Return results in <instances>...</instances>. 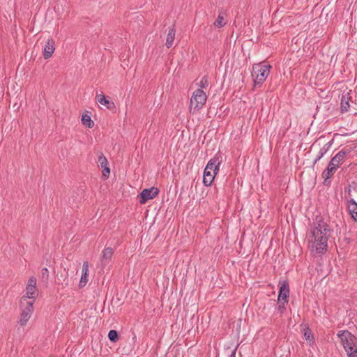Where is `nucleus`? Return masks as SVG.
<instances>
[{
	"label": "nucleus",
	"mask_w": 357,
	"mask_h": 357,
	"mask_svg": "<svg viewBox=\"0 0 357 357\" xmlns=\"http://www.w3.org/2000/svg\"><path fill=\"white\" fill-rule=\"evenodd\" d=\"M285 304L286 303H284V301H282V303H280V305H279V307H278L279 310L282 311V310H284L285 309V307H284Z\"/></svg>",
	"instance_id": "28"
},
{
	"label": "nucleus",
	"mask_w": 357,
	"mask_h": 357,
	"mask_svg": "<svg viewBox=\"0 0 357 357\" xmlns=\"http://www.w3.org/2000/svg\"><path fill=\"white\" fill-rule=\"evenodd\" d=\"M198 85L200 87V89L207 88V86H208V81L207 77H203Z\"/></svg>",
	"instance_id": "25"
},
{
	"label": "nucleus",
	"mask_w": 357,
	"mask_h": 357,
	"mask_svg": "<svg viewBox=\"0 0 357 357\" xmlns=\"http://www.w3.org/2000/svg\"><path fill=\"white\" fill-rule=\"evenodd\" d=\"M349 153V151L341 150L334 157L332 158L331 162L334 163L336 167H340L344 162L346 155Z\"/></svg>",
	"instance_id": "12"
},
{
	"label": "nucleus",
	"mask_w": 357,
	"mask_h": 357,
	"mask_svg": "<svg viewBox=\"0 0 357 357\" xmlns=\"http://www.w3.org/2000/svg\"><path fill=\"white\" fill-rule=\"evenodd\" d=\"M175 29L173 27L169 29L165 43L167 48H170L173 45L175 38Z\"/></svg>",
	"instance_id": "19"
},
{
	"label": "nucleus",
	"mask_w": 357,
	"mask_h": 357,
	"mask_svg": "<svg viewBox=\"0 0 357 357\" xmlns=\"http://www.w3.org/2000/svg\"><path fill=\"white\" fill-rule=\"evenodd\" d=\"M21 305L22 312L19 318L18 323L21 326H24L27 324L33 312V301L26 302L24 305Z\"/></svg>",
	"instance_id": "6"
},
{
	"label": "nucleus",
	"mask_w": 357,
	"mask_h": 357,
	"mask_svg": "<svg viewBox=\"0 0 357 357\" xmlns=\"http://www.w3.org/2000/svg\"><path fill=\"white\" fill-rule=\"evenodd\" d=\"M82 122L83 125L86 126L88 128H92L94 125L93 121L91 119V117L88 114H84L82 116Z\"/></svg>",
	"instance_id": "23"
},
{
	"label": "nucleus",
	"mask_w": 357,
	"mask_h": 357,
	"mask_svg": "<svg viewBox=\"0 0 357 357\" xmlns=\"http://www.w3.org/2000/svg\"><path fill=\"white\" fill-rule=\"evenodd\" d=\"M216 174L211 171L204 169L203 175V183L206 186H210L214 180Z\"/></svg>",
	"instance_id": "16"
},
{
	"label": "nucleus",
	"mask_w": 357,
	"mask_h": 357,
	"mask_svg": "<svg viewBox=\"0 0 357 357\" xmlns=\"http://www.w3.org/2000/svg\"><path fill=\"white\" fill-rule=\"evenodd\" d=\"M337 336L348 357H357V338L347 330L340 331Z\"/></svg>",
	"instance_id": "2"
},
{
	"label": "nucleus",
	"mask_w": 357,
	"mask_h": 357,
	"mask_svg": "<svg viewBox=\"0 0 357 357\" xmlns=\"http://www.w3.org/2000/svg\"><path fill=\"white\" fill-rule=\"evenodd\" d=\"M326 152L327 149H326L325 147L321 148L318 153L317 158L315 160L314 162L316 163L318 160H319L326 153Z\"/></svg>",
	"instance_id": "26"
},
{
	"label": "nucleus",
	"mask_w": 357,
	"mask_h": 357,
	"mask_svg": "<svg viewBox=\"0 0 357 357\" xmlns=\"http://www.w3.org/2000/svg\"><path fill=\"white\" fill-rule=\"evenodd\" d=\"M303 336L305 339L309 342L310 344L314 342V337L312 334V331L308 327L304 328Z\"/></svg>",
	"instance_id": "22"
},
{
	"label": "nucleus",
	"mask_w": 357,
	"mask_h": 357,
	"mask_svg": "<svg viewBox=\"0 0 357 357\" xmlns=\"http://www.w3.org/2000/svg\"><path fill=\"white\" fill-rule=\"evenodd\" d=\"M89 276V263L84 261L82 265V275L79 280V287H84L88 282Z\"/></svg>",
	"instance_id": "13"
},
{
	"label": "nucleus",
	"mask_w": 357,
	"mask_h": 357,
	"mask_svg": "<svg viewBox=\"0 0 357 357\" xmlns=\"http://www.w3.org/2000/svg\"><path fill=\"white\" fill-rule=\"evenodd\" d=\"M225 13L223 12H220L214 22V25L216 27H222L226 24V22L225 21L224 18Z\"/></svg>",
	"instance_id": "21"
},
{
	"label": "nucleus",
	"mask_w": 357,
	"mask_h": 357,
	"mask_svg": "<svg viewBox=\"0 0 357 357\" xmlns=\"http://www.w3.org/2000/svg\"><path fill=\"white\" fill-rule=\"evenodd\" d=\"M349 98L347 95H343L341 98L340 108L342 112H347L350 105L349 103Z\"/></svg>",
	"instance_id": "20"
},
{
	"label": "nucleus",
	"mask_w": 357,
	"mask_h": 357,
	"mask_svg": "<svg viewBox=\"0 0 357 357\" xmlns=\"http://www.w3.org/2000/svg\"><path fill=\"white\" fill-rule=\"evenodd\" d=\"M348 208L352 218L357 222V203L354 199L349 201Z\"/></svg>",
	"instance_id": "18"
},
{
	"label": "nucleus",
	"mask_w": 357,
	"mask_h": 357,
	"mask_svg": "<svg viewBox=\"0 0 357 357\" xmlns=\"http://www.w3.org/2000/svg\"><path fill=\"white\" fill-rule=\"evenodd\" d=\"M108 337L112 342H116L118 340V333L115 330L109 331L108 333Z\"/></svg>",
	"instance_id": "24"
},
{
	"label": "nucleus",
	"mask_w": 357,
	"mask_h": 357,
	"mask_svg": "<svg viewBox=\"0 0 357 357\" xmlns=\"http://www.w3.org/2000/svg\"><path fill=\"white\" fill-rule=\"evenodd\" d=\"M96 100L99 104L105 106L107 109H112L115 107L114 103L107 99L105 96L103 94L97 95Z\"/></svg>",
	"instance_id": "15"
},
{
	"label": "nucleus",
	"mask_w": 357,
	"mask_h": 357,
	"mask_svg": "<svg viewBox=\"0 0 357 357\" xmlns=\"http://www.w3.org/2000/svg\"><path fill=\"white\" fill-rule=\"evenodd\" d=\"M280 291L279 295L278 298V301L279 303H282V301H284V303H287V298L289 295V284L287 281H282L280 282Z\"/></svg>",
	"instance_id": "8"
},
{
	"label": "nucleus",
	"mask_w": 357,
	"mask_h": 357,
	"mask_svg": "<svg viewBox=\"0 0 357 357\" xmlns=\"http://www.w3.org/2000/svg\"><path fill=\"white\" fill-rule=\"evenodd\" d=\"M222 162L220 155L216 154L213 158H211L207 163L205 169H208L215 174H217L219 172V167Z\"/></svg>",
	"instance_id": "9"
},
{
	"label": "nucleus",
	"mask_w": 357,
	"mask_h": 357,
	"mask_svg": "<svg viewBox=\"0 0 357 357\" xmlns=\"http://www.w3.org/2000/svg\"><path fill=\"white\" fill-rule=\"evenodd\" d=\"M271 66L265 63H255L252 66V77L254 79V87H260L268 77Z\"/></svg>",
	"instance_id": "3"
},
{
	"label": "nucleus",
	"mask_w": 357,
	"mask_h": 357,
	"mask_svg": "<svg viewBox=\"0 0 357 357\" xmlns=\"http://www.w3.org/2000/svg\"><path fill=\"white\" fill-rule=\"evenodd\" d=\"M114 251L111 248H107L102 251L101 257V261L102 264H107L111 259L113 255Z\"/></svg>",
	"instance_id": "17"
},
{
	"label": "nucleus",
	"mask_w": 357,
	"mask_h": 357,
	"mask_svg": "<svg viewBox=\"0 0 357 357\" xmlns=\"http://www.w3.org/2000/svg\"><path fill=\"white\" fill-rule=\"evenodd\" d=\"M65 284H66V285H68V281H67V282H66V283H65Z\"/></svg>",
	"instance_id": "29"
},
{
	"label": "nucleus",
	"mask_w": 357,
	"mask_h": 357,
	"mask_svg": "<svg viewBox=\"0 0 357 357\" xmlns=\"http://www.w3.org/2000/svg\"><path fill=\"white\" fill-rule=\"evenodd\" d=\"M41 277L43 278V280H44L45 281H47L48 280V278H49V271L47 268H44L42 269L41 271Z\"/></svg>",
	"instance_id": "27"
},
{
	"label": "nucleus",
	"mask_w": 357,
	"mask_h": 357,
	"mask_svg": "<svg viewBox=\"0 0 357 357\" xmlns=\"http://www.w3.org/2000/svg\"><path fill=\"white\" fill-rule=\"evenodd\" d=\"M159 193V190L155 187L144 189L139 194V202L141 204H145L148 200L155 198Z\"/></svg>",
	"instance_id": "7"
},
{
	"label": "nucleus",
	"mask_w": 357,
	"mask_h": 357,
	"mask_svg": "<svg viewBox=\"0 0 357 357\" xmlns=\"http://www.w3.org/2000/svg\"><path fill=\"white\" fill-rule=\"evenodd\" d=\"M337 169L338 167L330 161L327 168L322 173V177L324 178V183H326L327 180L335 174Z\"/></svg>",
	"instance_id": "14"
},
{
	"label": "nucleus",
	"mask_w": 357,
	"mask_h": 357,
	"mask_svg": "<svg viewBox=\"0 0 357 357\" xmlns=\"http://www.w3.org/2000/svg\"><path fill=\"white\" fill-rule=\"evenodd\" d=\"M55 42L52 38H50L46 42L43 48V56L45 59H50L55 50Z\"/></svg>",
	"instance_id": "10"
},
{
	"label": "nucleus",
	"mask_w": 357,
	"mask_h": 357,
	"mask_svg": "<svg viewBox=\"0 0 357 357\" xmlns=\"http://www.w3.org/2000/svg\"><path fill=\"white\" fill-rule=\"evenodd\" d=\"M207 100L206 94L200 89L195 90L190 101L189 112L195 114L197 113L205 105Z\"/></svg>",
	"instance_id": "4"
},
{
	"label": "nucleus",
	"mask_w": 357,
	"mask_h": 357,
	"mask_svg": "<svg viewBox=\"0 0 357 357\" xmlns=\"http://www.w3.org/2000/svg\"><path fill=\"white\" fill-rule=\"evenodd\" d=\"M38 296L36 289V278L33 276L30 277L26 286V294L20 299V305H24L29 301L35 302L36 298Z\"/></svg>",
	"instance_id": "5"
},
{
	"label": "nucleus",
	"mask_w": 357,
	"mask_h": 357,
	"mask_svg": "<svg viewBox=\"0 0 357 357\" xmlns=\"http://www.w3.org/2000/svg\"><path fill=\"white\" fill-rule=\"evenodd\" d=\"M98 162L100 164V167L103 168L102 170V176L105 179H107L110 174V169L108 166L107 159L104 156L102 153H100L98 158Z\"/></svg>",
	"instance_id": "11"
},
{
	"label": "nucleus",
	"mask_w": 357,
	"mask_h": 357,
	"mask_svg": "<svg viewBox=\"0 0 357 357\" xmlns=\"http://www.w3.org/2000/svg\"><path fill=\"white\" fill-rule=\"evenodd\" d=\"M330 226L321 218H316L309 234L308 241L311 251L316 254H324L328 248V240L331 234Z\"/></svg>",
	"instance_id": "1"
}]
</instances>
